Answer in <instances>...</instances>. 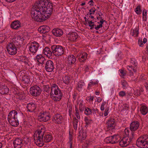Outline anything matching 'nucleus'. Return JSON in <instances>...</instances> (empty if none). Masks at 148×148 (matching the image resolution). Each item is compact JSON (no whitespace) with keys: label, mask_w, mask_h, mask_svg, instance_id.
<instances>
[{"label":"nucleus","mask_w":148,"mask_h":148,"mask_svg":"<svg viewBox=\"0 0 148 148\" xmlns=\"http://www.w3.org/2000/svg\"><path fill=\"white\" fill-rule=\"evenodd\" d=\"M43 87L44 91L47 93V95L49 94L51 89L49 86V85H44Z\"/></svg>","instance_id":"nucleus-39"},{"label":"nucleus","mask_w":148,"mask_h":148,"mask_svg":"<svg viewBox=\"0 0 148 148\" xmlns=\"http://www.w3.org/2000/svg\"><path fill=\"white\" fill-rule=\"evenodd\" d=\"M50 95L52 99L54 101H60L62 96V92H60L58 95H55L53 94V92L50 93Z\"/></svg>","instance_id":"nucleus-19"},{"label":"nucleus","mask_w":148,"mask_h":148,"mask_svg":"<svg viewBox=\"0 0 148 148\" xmlns=\"http://www.w3.org/2000/svg\"><path fill=\"white\" fill-rule=\"evenodd\" d=\"M140 6L139 5L134 10L136 12V13L138 14H140L142 12V10L140 9Z\"/></svg>","instance_id":"nucleus-44"},{"label":"nucleus","mask_w":148,"mask_h":148,"mask_svg":"<svg viewBox=\"0 0 148 148\" xmlns=\"http://www.w3.org/2000/svg\"><path fill=\"white\" fill-rule=\"evenodd\" d=\"M53 54L56 56H61L63 55L65 49L60 45H53L51 47Z\"/></svg>","instance_id":"nucleus-4"},{"label":"nucleus","mask_w":148,"mask_h":148,"mask_svg":"<svg viewBox=\"0 0 148 148\" xmlns=\"http://www.w3.org/2000/svg\"><path fill=\"white\" fill-rule=\"evenodd\" d=\"M53 34L56 37H60L63 34L62 30L58 28H55L52 31Z\"/></svg>","instance_id":"nucleus-21"},{"label":"nucleus","mask_w":148,"mask_h":148,"mask_svg":"<svg viewBox=\"0 0 148 148\" xmlns=\"http://www.w3.org/2000/svg\"><path fill=\"white\" fill-rule=\"evenodd\" d=\"M30 78L29 75H24L22 77V81L25 84H27L30 81Z\"/></svg>","instance_id":"nucleus-33"},{"label":"nucleus","mask_w":148,"mask_h":148,"mask_svg":"<svg viewBox=\"0 0 148 148\" xmlns=\"http://www.w3.org/2000/svg\"><path fill=\"white\" fill-rule=\"evenodd\" d=\"M136 144L142 146V148H148V135L141 136L137 140Z\"/></svg>","instance_id":"nucleus-3"},{"label":"nucleus","mask_w":148,"mask_h":148,"mask_svg":"<svg viewBox=\"0 0 148 148\" xmlns=\"http://www.w3.org/2000/svg\"><path fill=\"white\" fill-rule=\"evenodd\" d=\"M92 110L90 108L86 107L85 108L84 110V113L85 114L88 115L91 114L92 113Z\"/></svg>","instance_id":"nucleus-40"},{"label":"nucleus","mask_w":148,"mask_h":148,"mask_svg":"<svg viewBox=\"0 0 148 148\" xmlns=\"http://www.w3.org/2000/svg\"><path fill=\"white\" fill-rule=\"evenodd\" d=\"M88 54L86 52L83 53L78 57V59L80 62H84L86 60Z\"/></svg>","instance_id":"nucleus-28"},{"label":"nucleus","mask_w":148,"mask_h":148,"mask_svg":"<svg viewBox=\"0 0 148 148\" xmlns=\"http://www.w3.org/2000/svg\"><path fill=\"white\" fill-rule=\"evenodd\" d=\"M78 37L77 34L75 32H70L68 34V39L71 41H76Z\"/></svg>","instance_id":"nucleus-15"},{"label":"nucleus","mask_w":148,"mask_h":148,"mask_svg":"<svg viewBox=\"0 0 148 148\" xmlns=\"http://www.w3.org/2000/svg\"><path fill=\"white\" fill-rule=\"evenodd\" d=\"M108 125V128L109 130L114 129L116 126V123H115L114 119H110L108 120L107 123Z\"/></svg>","instance_id":"nucleus-22"},{"label":"nucleus","mask_w":148,"mask_h":148,"mask_svg":"<svg viewBox=\"0 0 148 148\" xmlns=\"http://www.w3.org/2000/svg\"><path fill=\"white\" fill-rule=\"evenodd\" d=\"M42 53L49 58L51 57L52 54V51L50 49L47 47L43 49Z\"/></svg>","instance_id":"nucleus-23"},{"label":"nucleus","mask_w":148,"mask_h":148,"mask_svg":"<svg viewBox=\"0 0 148 148\" xmlns=\"http://www.w3.org/2000/svg\"><path fill=\"white\" fill-rule=\"evenodd\" d=\"M62 117L61 115L58 113L54 114L53 116L52 121L57 124H60L62 121Z\"/></svg>","instance_id":"nucleus-12"},{"label":"nucleus","mask_w":148,"mask_h":148,"mask_svg":"<svg viewBox=\"0 0 148 148\" xmlns=\"http://www.w3.org/2000/svg\"><path fill=\"white\" fill-rule=\"evenodd\" d=\"M119 71L122 75L125 76L126 75V72L125 71H124L122 69L119 70Z\"/></svg>","instance_id":"nucleus-55"},{"label":"nucleus","mask_w":148,"mask_h":148,"mask_svg":"<svg viewBox=\"0 0 148 148\" xmlns=\"http://www.w3.org/2000/svg\"><path fill=\"white\" fill-rule=\"evenodd\" d=\"M39 47L38 43L35 41H34L32 42L29 46V50L32 53H35L37 51Z\"/></svg>","instance_id":"nucleus-11"},{"label":"nucleus","mask_w":148,"mask_h":148,"mask_svg":"<svg viewBox=\"0 0 148 148\" xmlns=\"http://www.w3.org/2000/svg\"><path fill=\"white\" fill-rule=\"evenodd\" d=\"M96 10L95 8H92L91 9H90L89 10V12L87 14V15H91L92 14H94L95 11H96Z\"/></svg>","instance_id":"nucleus-50"},{"label":"nucleus","mask_w":148,"mask_h":148,"mask_svg":"<svg viewBox=\"0 0 148 148\" xmlns=\"http://www.w3.org/2000/svg\"><path fill=\"white\" fill-rule=\"evenodd\" d=\"M15 40L12 42L16 44V45H20L21 44L23 43V41L24 39L23 37L22 36H18L17 37L15 38Z\"/></svg>","instance_id":"nucleus-26"},{"label":"nucleus","mask_w":148,"mask_h":148,"mask_svg":"<svg viewBox=\"0 0 148 148\" xmlns=\"http://www.w3.org/2000/svg\"><path fill=\"white\" fill-rule=\"evenodd\" d=\"M38 119L41 122H46L48 121L50 118L49 115H46V113H43L38 116Z\"/></svg>","instance_id":"nucleus-16"},{"label":"nucleus","mask_w":148,"mask_h":148,"mask_svg":"<svg viewBox=\"0 0 148 148\" xmlns=\"http://www.w3.org/2000/svg\"><path fill=\"white\" fill-rule=\"evenodd\" d=\"M45 66L46 70L49 72L52 71L54 69L53 63L51 60H48L46 62Z\"/></svg>","instance_id":"nucleus-10"},{"label":"nucleus","mask_w":148,"mask_h":148,"mask_svg":"<svg viewBox=\"0 0 148 148\" xmlns=\"http://www.w3.org/2000/svg\"><path fill=\"white\" fill-rule=\"evenodd\" d=\"M9 88L7 86H4L0 87V93L1 94H6L9 92Z\"/></svg>","instance_id":"nucleus-30"},{"label":"nucleus","mask_w":148,"mask_h":148,"mask_svg":"<svg viewBox=\"0 0 148 148\" xmlns=\"http://www.w3.org/2000/svg\"><path fill=\"white\" fill-rule=\"evenodd\" d=\"M75 115L76 116L77 118V119H80V117L79 116V112H76L75 113Z\"/></svg>","instance_id":"nucleus-61"},{"label":"nucleus","mask_w":148,"mask_h":148,"mask_svg":"<svg viewBox=\"0 0 148 148\" xmlns=\"http://www.w3.org/2000/svg\"><path fill=\"white\" fill-rule=\"evenodd\" d=\"M79 108L80 111L82 112L84 109V106L82 103H80L79 105Z\"/></svg>","instance_id":"nucleus-51"},{"label":"nucleus","mask_w":148,"mask_h":148,"mask_svg":"<svg viewBox=\"0 0 148 148\" xmlns=\"http://www.w3.org/2000/svg\"><path fill=\"white\" fill-rule=\"evenodd\" d=\"M76 61V59L75 56L73 55H70L68 56V63L69 65H72L74 64Z\"/></svg>","instance_id":"nucleus-27"},{"label":"nucleus","mask_w":148,"mask_h":148,"mask_svg":"<svg viewBox=\"0 0 148 148\" xmlns=\"http://www.w3.org/2000/svg\"><path fill=\"white\" fill-rule=\"evenodd\" d=\"M139 125L140 123L138 121H133L130 124V129L131 131L134 132L138 129Z\"/></svg>","instance_id":"nucleus-14"},{"label":"nucleus","mask_w":148,"mask_h":148,"mask_svg":"<svg viewBox=\"0 0 148 148\" xmlns=\"http://www.w3.org/2000/svg\"><path fill=\"white\" fill-rule=\"evenodd\" d=\"M70 81V78L68 76H65L63 78V81L64 83L67 85L69 84Z\"/></svg>","instance_id":"nucleus-36"},{"label":"nucleus","mask_w":148,"mask_h":148,"mask_svg":"<svg viewBox=\"0 0 148 148\" xmlns=\"http://www.w3.org/2000/svg\"><path fill=\"white\" fill-rule=\"evenodd\" d=\"M46 61V60L43 57L42 58L40 59V60H39L38 62L39 64L42 65L45 63Z\"/></svg>","instance_id":"nucleus-49"},{"label":"nucleus","mask_w":148,"mask_h":148,"mask_svg":"<svg viewBox=\"0 0 148 148\" xmlns=\"http://www.w3.org/2000/svg\"><path fill=\"white\" fill-rule=\"evenodd\" d=\"M49 27L47 26H41L38 29V30L41 33L45 34L48 32L50 30Z\"/></svg>","instance_id":"nucleus-25"},{"label":"nucleus","mask_w":148,"mask_h":148,"mask_svg":"<svg viewBox=\"0 0 148 148\" xmlns=\"http://www.w3.org/2000/svg\"><path fill=\"white\" fill-rule=\"evenodd\" d=\"M18 115L17 111L15 110H12L9 113L8 116V120L9 121L18 117Z\"/></svg>","instance_id":"nucleus-20"},{"label":"nucleus","mask_w":148,"mask_h":148,"mask_svg":"<svg viewBox=\"0 0 148 148\" xmlns=\"http://www.w3.org/2000/svg\"><path fill=\"white\" fill-rule=\"evenodd\" d=\"M90 3L89 4V5L92 6V5H93V4L94 3V2H93V1L92 0H91L88 3Z\"/></svg>","instance_id":"nucleus-64"},{"label":"nucleus","mask_w":148,"mask_h":148,"mask_svg":"<svg viewBox=\"0 0 148 148\" xmlns=\"http://www.w3.org/2000/svg\"><path fill=\"white\" fill-rule=\"evenodd\" d=\"M139 30V26H138L136 28L134 29H133V32L132 34V36H134V35H136V36L137 37L138 35V31Z\"/></svg>","instance_id":"nucleus-41"},{"label":"nucleus","mask_w":148,"mask_h":148,"mask_svg":"<svg viewBox=\"0 0 148 148\" xmlns=\"http://www.w3.org/2000/svg\"><path fill=\"white\" fill-rule=\"evenodd\" d=\"M43 57L41 55H38L36 56V59L37 60V61L38 62L39 60H40Z\"/></svg>","instance_id":"nucleus-59"},{"label":"nucleus","mask_w":148,"mask_h":148,"mask_svg":"<svg viewBox=\"0 0 148 148\" xmlns=\"http://www.w3.org/2000/svg\"><path fill=\"white\" fill-rule=\"evenodd\" d=\"M106 22V21H105V20H103V19H101V20H100V21L99 22V24H100L101 25H102L103 24V22Z\"/></svg>","instance_id":"nucleus-62"},{"label":"nucleus","mask_w":148,"mask_h":148,"mask_svg":"<svg viewBox=\"0 0 148 148\" xmlns=\"http://www.w3.org/2000/svg\"><path fill=\"white\" fill-rule=\"evenodd\" d=\"M41 91V88L37 85L32 86L30 88V93L33 96H38L40 94Z\"/></svg>","instance_id":"nucleus-7"},{"label":"nucleus","mask_w":148,"mask_h":148,"mask_svg":"<svg viewBox=\"0 0 148 148\" xmlns=\"http://www.w3.org/2000/svg\"><path fill=\"white\" fill-rule=\"evenodd\" d=\"M45 131L46 128L42 126L40 127V129H38L37 133L34 134L35 143L39 147H42L44 145L43 138Z\"/></svg>","instance_id":"nucleus-2"},{"label":"nucleus","mask_w":148,"mask_h":148,"mask_svg":"<svg viewBox=\"0 0 148 148\" xmlns=\"http://www.w3.org/2000/svg\"><path fill=\"white\" fill-rule=\"evenodd\" d=\"M134 67V66H132V65H131V66H128L127 67L128 70L129 71H132V68Z\"/></svg>","instance_id":"nucleus-60"},{"label":"nucleus","mask_w":148,"mask_h":148,"mask_svg":"<svg viewBox=\"0 0 148 148\" xmlns=\"http://www.w3.org/2000/svg\"><path fill=\"white\" fill-rule=\"evenodd\" d=\"M125 136L128 137L129 138L128 143H130L134 138V132L131 131L130 133V131L128 128H125Z\"/></svg>","instance_id":"nucleus-13"},{"label":"nucleus","mask_w":148,"mask_h":148,"mask_svg":"<svg viewBox=\"0 0 148 148\" xmlns=\"http://www.w3.org/2000/svg\"><path fill=\"white\" fill-rule=\"evenodd\" d=\"M119 95L121 97H123L126 95L125 92L123 91H121L119 93Z\"/></svg>","instance_id":"nucleus-54"},{"label":"nucleus","mask_w":148,"mask_h":148,"mask_svg":"<svg viewBox=\"0 0 148 148\" xmlns=\"http://www.w3.org/2000/svg\"><path fill=\"white\" fill-rule=\"evenodd\" d=\"M86 132H84L83 129H81L79 132V135H78V137H80L82 138V139L84 140L86 137Z\"/></svg>","instance_id":"nucleus-34"},{"label":"nucleus","mask_w":148,"mask_h":148,"mask_svg":"<svg viewBox=\"0 0 148 148\" xmlns=\"http://www.w3.org/2000/svg\"><path fill=\"white\" fill-rule=\"evenodd\" d=\"M131 65H132V66L136 67L137 65V63L136 60L134 59H132L130 62Z\"/></svg>","instance_id":"nucleus-48"},{"label":"nucleus","mask_w":148,"mask_h":148,"mask_svg":"<svg viewBox=\"0 0 148 148\" xmlns=\"http://www.w3.org/2000/svg\"><path fill=\"white\" fill-rule=\"evenodd\" d=\"M112 137L113 144L119 142L120 139L119 136L114 135Z\"/></svg>","instance_id":"nucleus-37"},{"label":"nucleus","mask_w":148,"mask_h":148,"mask_svg":"<svg viewBox=\"0 0 148 148\" xmlns=\"http://www.w3.org/2000/svg\"><path fill=\"white\" fill-rule=\"evenodd\" d=\"M112 138V136L107 137L105 139V141L107 143H111L113 144Z\"/></svg>","instance_id":"nucleus-43"},{"label":"nucleus","mask_w":148,"mask_h":148,"mask_svg":"<svg viewBox=\"0 0 148 148\" xmlns=\"http://www.w3.org/2000/svg\"><path fill=\"white\" fill-rule=\"evenodd\" d=\"M11 91L14 94L16 95H18L19 94V91L16 88L14 87L12 88L11 90Z\"/></svg>","instance_id":"nucleus-46"},{"label":"nucleus","mask_w":148,"mask_h":148,"mask_svg":"<svg viewBox=\"0 0 148 148\" xmlns=\"http://www.w3.org/2000/svg\"><path fill=\"white\" fill-rule=\"evenodd\" d=\"M23 114L18 115V117L8 121L9 123L13 126H17L19 124V122L21 121L22 119Z\"/></svg>","instance_id":"nucleus-8"},{"label":"nucleus","mask_w":148,"mask_h":148,"mask_svg":"<svg viewBox=\"0 0 148 148\" xmlns=\"http://www.w3.org/2000/svg\"><path fill=\"white\" fill-rule=\"evenodd\" d=\"M84 84V83L82 80L79 81L77 84V90L79 91H80Z\"/></svg>","instance_id":"nucleus-35"},{"label":"nucleus","mask_w":148,"mask_h":148,"mask_svg":"<svg viewBox=\"0 0 148 148\" xmlns=\"http://www.w3.org/2000/svg\"><path fill=\"white\" fill-rule=\"evenodd\" d=\"M135 95L138 96H139L140 95V90H136L134 92Z\"/></svg>","instance_id":"nucleus-56"},{"label":"nucleus","mask_w":148,"mask_h":148,"mask_svg":"<svg viewBox=\"0 0 148 148\" xmlns=\"http://www.w3.org/2000/svg\"><path fill=\"white\" fill-rule=\"evenodd\" d=\"M140 111L142 115H145L148 113V108L145 106H142L140 108Z\"/></svg>","instance_id":"nucleus-32"},{"label":"nucleus","mask_w":148,"mask_h":148,"mask_svg":"<svg viewBox=\"0 0 148 148\" xmlns=\"http://www.w3.org/2000/svg\"><path fill=\"white\" fill-rule=\"evenodd\" d=\"M5 37L3 36L2 34H0V42L1 43L3 42L4 40Z\"/></svg>","instance_id":"nucleus-52"},{"label":"nucleus","mask_w":148,"mask_h":148,"mask_svg":"<svg viewBox=\"0 0 148 148\" xmlns=\"http://www.w3.org/2000/svg\"><path fill=\"white\" fill-rule=\"evenodd\" d=\"M35 8L30 12L32 19L35 21L41 22L51 16L53 11V4L49 0H39L35 5Z\"/></svg>","instance_id":"nucleus-1"},{"label":"nucleus","mask_w":148,"mask_h":148,"mask_svg":"<svg viewBox=\"0 0 148 148\" xmlns=\"http://www.w3.org/2000/svg\"><path fill=\"white\" fill-rule=\"evenodd\" d=\"M36 108L37 105L33 102L28 103L27 106V111L30 112H34Z\"/></svg>","instance_id":"nucleus-18"},{"label":"nucleus","mask_w":148,"mask_h":148,"mask_svg":"<svg viewBox=\"0 0 148 148\" xmlns=\"http://www.w3.org/2000/svg\"><path fill=\"white\" fill-rule=\"evenodd\" d=\"M121 84L122 86V87L123 89H126L128 86V84L127 82L125 80L122 81Z\"/></svg>","instance_id":"nucleus-42"},{"label":"nucleus","mask_w":148,"mask_h":148,"mask_svg":"<svg viewBox=\"0 0 148 148\" xmlns=\"http://www.w3.org/2000/svg\"><path fill=\"white\" fill-rule=\"evenodd\" d=\"M138 44L140 47H143L144 45L142 40H140V39H139L138 40Z\"/></svg>","instance_id":"nucleus-57"},{"label":"nucleus","mask_w":148,"mask_h":148,"mask_svg":"<svg viewBox=\"0 0 148 148\" xmlns=\"http://www.w3.org/2000/svg\"><path fill=\"white\" fill-rule=\"evenodd\" d=\"M17 46L15 43L12 42L7 45L6 49L9 53L11 55L15 54L17 53Z\"/></svg>","instance_id":"nucleus-6"},{"label":"nucleus","mask_w":148,"mask_h":148,"mask_svg":"<svg viewBox=\"0 0 148 148\" xmlns=\"http://www.w3.org/2000/svg\"><path fill=\"white\" fill-rule=\"evenodd\" d=\"M73 124L74 128L75 130H76L77 127V123L78 122V120L75 117L73 118Z\"/></svg>","instance_id":"nucleus-38"},{"label":"nucleus","mask_w":148,"mask_h":148,"mask_svg":"<svg viewBox=\"0 0 148 148\" xmlns=\"http://www.w3.org/2000/svg\"><path fill=\"white\" fill-rule=\"evenodd\" d=\"M128 138H126V137L124 138L119 141L120 145L121 147L126 146L129 144L128 142Z\"/></svg>","instance_id":"nucleus-31"},{"label":"nucleus","mask_w":148,"mask_h":148,"mask_svg":"<svg viewBox=\"0 0 148 148\" xmlns=\"http://www.w3.org/2000/svg\"><path fill=\"white\" fill-rule=\"evenodd\" d=\"M53 92V94L55 95H58L60 92H62L61 90L56 84H52L51 87V92Z\"/></svg>","instance_id":"nucleus-17"},{"label":"nucleus","mask_w":148,"mask_h":148,"mask_svg":"<svg viewBox=\"0 0 148 148\" xmlns=\"http://www.w3.org/2000/svg\"><path fill=\"white\" fill-rule=\"evenodd\" d=\"M43 136V140L46 143H48L50 142L52 139V136L51 134H45Z\"/></svg>","instance_id":"nucleus-29"},{"label":"nucleus","mask_w":148,"mask_h":148,"mask_svg":"<svg viewBox=\"0 0 148 148\" xmlns=\"http://www.w3.org/2000/svg\"><path fill=\"white\" fill-rule=\"evenodd\" d=\"M17 96H18L17 97L20 100H23L25 98V95L21 93H20V92L19 94H18Z\"/></svg>","instance_id":"nucleus-45"},{"label":"nucleus","mask_w":148,"mask_h":148,"mask_svg":"<svg viewBox=\"0 0 148 148\" xmlns=\"http://www.w3.org/2000/svg\"><path fill=\"white\" fill-rule=\"evenodd\" d=\"M109 110V108H107L106 109H105V111H104V115L105 116H106L108 114V111Z\"/></svg>","instance_id":"nucleus-58"},{"label":"nucleus","mask_w":148,"mask_h":148,"mask_svg":"<svg viewBox=\"0 0 148 148\" xmlns=\"http://www.w3.org/2000/svg\"><path fill=\"white\" fill-rule=\"evenodd\" d=\"M105 105V104H104L103 103L102 104L101 106V110L102 111H103L104 110V106Z\"/></svg>","instance_id":"nucleus-63"},{"label":"nucleus","mask_w":148,"mask_h":148,"mask_svg":"<svg viewBox=\"0 0 148 148\" xmlns=\"http://www.w3.org/2000/svg\"><path fill=\"white\" fill-rule=\"evenodd\" d=\"M92 113L94 115H95V114H96V113L97 112H98V110L97 108H93L92 109Z\"/></svg>","instance_id":"nucleus-53"},{"label":"nucleus","mask_w":148,"mask_h":148,"mask_svg":"<svg viewBox=\"0 0 148 148\" xmlns=\"http://www.w3.org/2000/svg\"><path fill=\"white\" fill-rule=\"evenodd\" d=\"M92 21V20L88 22V25L90 27V29L95 28L96 30H99L100 28L102 27L103 25L100 24L99 22L96 23V21H94V20L93 21Z\"/></svg>","instance_id":"nucleus-9"},{"label":"nucleus","mask_w":148,"mask_h":148,"mask_svg":"<svg viewBox=\"0 0 148 148\" xmlns=\"http://www.w3.org/2000/svg\"><path fill=\"white\" fill-rule=\"evenodd\" d=\"M147 10H144L143 12V20L146 21L147 20Z\"/></svg>","instance_id":"nucleus-47"},{"label":"nucleus","mask_w":148,"mask_h":148,"mask_svg":"<svg viewBox=\"0 0 148 148\" xmlns=\"http://www.w3.org/2000/svg\"><path fill=\"white\" fill-rule=\"evenodd\" d=\"M21 22L18 20L12 22L11 24V27L16 30L18 29L21 27Z\"/></svg>","instance_id":"nucleus-24"},{"label":"nucleus","mask_w":148,"mask_h":148,"mask_svg":"<svg viewBox=\"0 0 148 148\" xmlns=\"http://www.w3.org/2000/svg\"><path fill=\"white\" fill-rule=\"evenodd\" d=\"M27 141L23 140L21 139L17 138L13 142L14 146V148H21L23 146L27 144L29 142L28 138H27Z\"/></svg>","instance_id":"nucleus-5"}]
</instances>
